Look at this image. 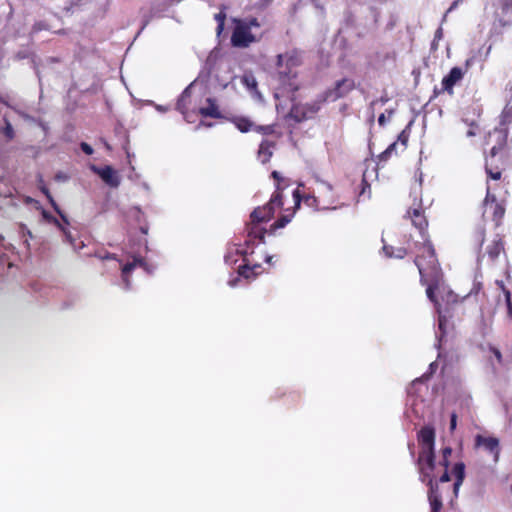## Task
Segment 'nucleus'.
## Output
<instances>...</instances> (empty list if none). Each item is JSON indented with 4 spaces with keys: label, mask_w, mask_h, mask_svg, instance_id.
<instances>
[{
    "label": "nucleus",
    "mask_w": 512,
    "mask_h": 512,
    "mask_svg": "<svg viewBox=\"0 0 512 512\" xmlns=\"http://www.w3.org/2000/svg\"><path fill=\"white\" fill-rule=\"evenodd\" d=\"M476 233H477L478 245H479V247H482V245L484 244L485 235H486L485 228L479 227V229L477 230Z\"/></svg>",
    "instance_id": "nucleus-40"
},
{
    "label": "nucleus",
    "mask_w": 512,
    "mask_h": 512,
    "mask_svg": "<svg viewBox=\"0 0 512 512\" xmlns=\"http://www.w3.org/2000/svg\"><path fill=\"white\" fill-rule=\"evenodd\" d=\"M40 189H41L42 193L47 197L49 203L51 204V206L53 207L55 212L59 214V216L62 218V220L64 222L68 223L66 216L61 212L59 206L57 205L56 201L52 197L49 189L46 186H42Z\"/></svg>",
    "instance_id": "nucleus-27"
},
{
    "label": "nucleus",
    "mask_w": 512,
    "mask_h": 512,
    "mask_svg": "<svg viewBox=\"0 0 512 512\" xmlns=\"http://www.w3.org/2000/svg\"><path fill=\"white\" fill-rule=\"evenodd\" d=\"M207 106L206 107H201L198 111V113L202 116V117H210V118H215V119H218V118H221V112L215 102L214 99L212 98H207Z\"/></svg>",
    "instance_id": "nucleus-22"
},
{
    "label": "nucleus",
    "mask_w": 512,
    "mask_h": 512,
    "mask_svg": "<svg viewBox=\"0 0 512 512\" xmlns=\"http://www.w3.org/2000/svg\"><path fill=\"white\" fill-rule=\"evenodd\" d=\"M456 425H457V414L456 413H452L451 414V418H450V430H451V432H453L456 429Z\"/></svg>",
    "instance_id": "nucleus-43"
},
{
    "label": "nucleus",
    "mask_w": 512,
    "mask_h": 512,
    "mask_svg": "<svg viewBox=\"0 0 512 512\" xmlns=\"http://www.w3.org/2000/svg\"><path fill=\"white\" fill-rule=\"evenodd\" d=\"M496 285L502 290L505 298V304L507 308V318L509 320H512V299H511V292L510 290L505 286L504 282L502 280H496Z\"/></svg>",
    "instance_id": "nucleus-25"
},
{
    "label": "nucleus",
    "mask_w": 512,
    "mask_h": 512,
    "mask_svg": "<svg viewBox=\"0 0 512 512\" xmlns=\"http://www.w3.org/2000/svg\"><path fill=\"white\" fill-rule=\"evenodd\" d=\"M441 454L443 457H450L451 454H452V448L451 447H444L442 450H441Z\"/></svg>",
    "instance_id": "nucleus-47"
},
{
    "label": "nucleus",
    "mask_w": 512,
    "mask_h": 512,
    "mask_svg": "<svg viewBox=\"0 0 512 512\" xmlns=\"http://www.w3.org/2000/svg\"><path fill=\"white\" fill-rule=\"evenodd\" d=\"M407 255V250L405 248H398L396 253H394V257L402 259Z\"/></svg>",
    "instance_id": "nucleus-44"
},
{
    "label": "nucleus",
    "mask_w": 512,
    "mask_h": 512,
    "mask_svg": "<svg viewBox=\"0 0 512 512\" xmlns=\"http://www.w3.org/2000/svg\"><path fill=\"white\" fill-rule=\"evenodd\" d=\"M450 474L448 470H444L443 474L439 477V479L434 480V482H439V485L449 484L450 483Z\"/></svg>",
    "instance_id": "nucleus-39"
},
{
    "label": "nucleus",
    "mask_w": 512,
    "mask_h": 512,
    "mask_svg": "<svg viewBox=\"0 0 512 512\" xmlns=\"http://www.w3.org/2000/svg\"><path fill=\"white\" fill-rule=\"evenodd\" d=\"M489 350H490V352L495 356V358H496L497 362H498L499 364H502V362H503V357H502V354H501L500 350H499L498 348H496V347H493V346H491V347L489 348Z\"/></svg>",
    "instance_id": "nucleus-41"
},
{
    "label": "nucleus",
    "mask_w": 512,
    "mask_h": 512,
    "mask_svg": "<svg viewBox=\"0 0 512 512\" xmlns=\"http://www.w3.org/2000/svg\"><path fill=\"white\" fill-rule=\"evenodd\" d=\"M235 27L231 35V44L237 48H246L257 41L256 37L248 29L246 24H241L240 19H234Z\"/></svg>",
    "instance_id": "nucleus-11"
},
{
    "label": "nucleus",
    "mask_w": 512,
    "mask_h": 512,
    "mask_svg": "<svg viewBox=\"0 0 512 512\" xmlns=\"http://www.w3.org/2000/svg\"><path fill=\"white\" fill-rule=\"evenodd\" d=\"M275 147V142L264 139L260 145L258 150V159L262 164H266L270 161L273 155V148Z\"/></svg>",
    "instance_id": "nucleus-20"
},
{
    "label": "nucleus",
    "mask_w": 512,
    "mask_h": 512,
    "mask_svg": "<svg viewBox=\"0 0 512 512\" xmlns=\"http://www.w3.org/2000/svg\"><path fill=\"white\" fill-rule=\"evenodd\" d=\"M439 465L442 466L444 468V470L445 469L448 470V467L450 465L449 458L442 456L441 460L439 461Z\"/></svg>",
    "instance_id": "nucleus-45"
},
{
    "label": "nucleus",
    "mask_w": 512,
    "mask_h": 512,
    "mask_svg": "<svg viewBox=\"0 0 512 512\" xmlns=\"http://www.w3.org/2000/svg\"><path fill=\"white\" fill-rule=\"evenodd\" d=\"M80 148H81V150H82L86 155H92V154H93V152H94V150H93L92 146H91V145H89V144H88V143H86V142H82V143L80 144Z\"/></svg>",
    "instance_id": "nucleus-42"
},
{
    "label": "nucleus",
    "mask_w": 512,
    "mask_h": 512,
    "mask_svg": "<svg viewBox=\"0 0 512 512\" xmlns=\"http://www.w3.org/2000/svg\"><path fill=\"white\" fill-rule=\"evenodd\" d=\"M238 252L243 256H246L248 254L247 250H238Z\"/></svg>",
    "instance_id": "nucleus-52"
},
{
    "label": "nucleus",
    "mask_w": 512,
    "mask_h": 512,
    "mask_svg": "<svg viewBox=\"0 0 512 512\" xmlns=\"http://www.w3.org/2000/svg\"><path fill=\"white\" fill-rule=\"evenodd\" d=\"M485 251L490 261L495 262L502 253H505L504 235L497 233L486 246Z\"/></svg>",
    "instance_id": "nucleus-18"
},
{
    "label": "nucleus",
    "mask_w": 512,
    "mask_h": 512,
    "mask_svg": "<svg viewBox=\"0 0 512 512\" xmlns=\"http://www.w3.org/2000/svg\"><path fill=\"white\" fill-rule=\"evenodd\" d=\"M255 131L261 133L263 135H270L274 133L273 125H265V126H256Z\"/></svg>",
    "instance_id": "nucleus-37"
},
{
    "label": "nucleus",
    "mask_w": 512,
    "mask_h": 512,
    "mask_svg": "<svg viewBox=\"0 0 512 512\" xmlns=\"http://www.w3.org/2000/svg\"><path fill=\"white\" fill-rule=\"evenodd\" d=\"M214 19L217 22V35H220L224 30L226 20V13L224 12V10H221L219 13L215 14Z\"/></svg>",
    "instance_id": "nucleus-31"
},
{
    "label": "nucleus",
    "mask_w": 512,
    "mask_h": 512,
    "mask_svg": "<svg viewBox=\"0 0 512 512\" xmlns=\"http://www.w3.org/2000/svg\"><path fill=\"white\" fill-rule=\"evenodd\" d=\"M435 436V429L429 425L422 427L417 434L420 446L417 466L422 482H426V478L432 476L435 469Z\"/></svg>",
    "instance_id": "nucleus-3"
},
{
    "label": "nucleus",
    "mask_w": 512,
    "mask_h": 512,
    "mask_svg": "<svg viewBox=\"0 0 512 512\" xmlns=\"http://www.w3.org/2000/svg\"><path fill=\"white\" fill-rule=\"evenodd\" d=\"M475 447H483L486 451L491 453L494 457V461H498L500 455L499 440L496 437H485L483 435H476Z\"/></svg>",
    "instance_id": "nucleus-16"
},
{
    "label": "nucleus",
    "mask_w": 512,
    "mask_h": 512,
    "mask_svg": "<svg viewBox=\"0 0 512 512\" xmlns=\"http://www.w3.org/2000/svg\"><path fill=\"white\" fill-rule=\"evenodd\" d=\"M405 218L409 219L412 225L418 229L419 233L423 237V239L428 238L427 229H428V220L425 215V210L422 207L421 201L418 203L416 207H410L405 216Z\"/></svg>",
    "instance_id": "nucleus-13"
},
{
    "label": "nucleus",
    "mask_w": 512,
    "mask_h": 512,
    "mask_svg": "<svg viewBox=\"0 0 512 512\" xmlns=\"http://www.w3.org/2000/svg\"><path fill=\"white\" fill-rule=\"evenodd\" d=\"M48 29H49V26L45 21H37L33 24L30 33H31V35H34V34L39 33L40 31L48 30Z\"/></svg>",
    "instance_id": "nucleus-35"
},
{
    "label": "nucleus",
    "mask_w": 512,
    "mask_h": 512,
    "mask_svg": "<svg viewBox=\"0 0 512 512\" xmlns=\"http://www.w3.org/2000/svg\"><path fill=\"white\" fill-rule=\"evenodd\" d=\"M505 170L506 169H498V167H493L491 164L490 167H485V171L488 175V178L492 180H500L502 177V173Z\"/></svg>",
    "instance_id": "nucleus-32"
},
{
    "label": "nucleus",
    "mask_w": 512,
    "mask_h": 512,
    "mask_svg": "<svg viewBox=\"0 0 512 512\" xmlns=\"http://www.w3.org/2000/svg\"><path fill=\"white\" fill-rule=\"evenodd\" d=\"M5 126L2 129L3 135L7 138V140H12L15 137V132L12 124L7 118H4Z\"/></svg>",
    "instance_id": "nucleus-34"
},
{
    "label": "nucleus",
    "mask_w": 512,
    "mask_h": 512,
    "mask_svg": "<svg viewBox=\"0 0 512 512\" xmlns=\"http://www.w3.org/2000/svg\"><path fill=\"white\" fill-rule=\"evenodd\" d=\"M333 187L329 183H322L321 191L319 196L306 195L302 196L299 189H294L292 192V203L293 205L283 209V213L280 217L271 224V231L284 228L293 218L297 209H299L301 202L303 201L306 205L315 208H333L336 209L338 206L343 205L338 198L333 195Z\"/></svg>",
    "instance_id": "nucleus-1"
},
{
    "label": "nucleus",
    "mask_w": 512,
    "mask_h": 512,
    "mask_svg": "<svg viewBox=\"0 0 512 512\" xmlns=\"http://www.w3.org/2000/svg\"><path fill=\"white\" fill-rule=\"evenodd\" d=\"M398 141L391 143L382 153L379 154V162L388 161L393 154H397Z\"/></svg>",
    "instance_id": "nucleus-28"
},
{
    "label": "nucleus",
    "mask_w": 512,
    "mask_h": 512,
    "mask_svg": "<svg viewBox=\"0 0 512 512\" xmlns=\"http://www.w3.org/2000/svg\"><path fill=\"white\" fill-rule=\"evenodd\" d=\"M136 266H145V262L143 258H134L132 262L126 263L122 268V279L127 288L130 286L129 282V274Z\"/></svg>",
    "instance_id": "nucleus-23"
},
{
    "label": "nucleus",
    "mask_w": 512,
    "mask_h": 512,
    "mask_svg": "<svg viewBox=\"0 0 512 512\" xmlns=\"http://www.w3.org/2000/svg\"><path fill=\"white\" fill-rule=\"evenodd\" d=\"M43 216H44L45 218H47V219L52 220V221H53L57 226H59L60 228H62V227H61V224L59 223V221H58L55 217L49 216V215L47 214V212H45V211L43 212Z\"/></svg>",
    "instance_id": "nucleus-48"
},
{
    "label": "nucleus",
    "mask_w": 512,
    "mask_h": 512,
    "mask_svg": "<svg viewBox=\"0 0 512 512\" xmlns=\"http://www.w3.org/2000/svg\"><path fill=\"white\" fill-rule=\"evenodd\" d=\"M234 124L237 129L243 133H246L251 130L253 123L245 117H239L234 120Z\"/></svg>",
    "instance_id": "nucleus-30"
},
{
    "label": "nucleus",
    "mask_w": 512,
    "mask_h": 512,
    "mask_svg": "<svg viewBox=\"0 0 512 512\" xmlns=\"http://www.w3.org/2000/svg\"><path fill=\"white\" fill-rule=\"evenodd\" d=\"M241 24H246L248 26V29L251 31L253 27H260V23L256 17H250L247 19H240Z\"/></svg>",
    "instance_id": "nucleus-36"
},
{
    "label": "nucleus",
    "mask_w": 512,
    "mask_h": 512,
    "mask_svg": "<svg viewBox=\"0 0 512 512\" xmlns=\"http://www.w3.org/2000/svg\"><path fill=\"white\" fill-rule=\"evenodd\" d=\"M378 123L381 126L385 125V123H386V116H385V114H383V113L380 114V116L378 117Z\"/></svg>",
    "instance_id": "nucleus-50"
},
{
    "label": "nucleus",
    "mask_w": 512,
    "mask_h": 512,
    "mask_svg": "<svg viewBox=\"0 0 512 512\" xmlns=\"http://www.w3.org/2000/svg\"><path fill=\"white\" fill-rule=\"evenodd\" d=\"M91 170L110 187L117 188L120 185V178L117 172L109 165L104 167L91 166Z\"/></svg>",
    "instance_id": "nucleus-15"
},
{
    "label": "nucleus",
    "mask_w": 512,
    "mask_h": 512,
    "mask_svg": "<svg viewBox=\"0 0 512 512\" xmlns=\"http://www.w3.org/2000/svg\"><path fill=\"white\" fill-rule=\"evenodd\" d=\"M417 255L414 263L420 274L421 282H439L442 277V270L438 261L435 248L429 238L416 245Z\"/></svg>",
    "instance_id": "nucleus-2"
},
{
    "label": "nucleus",
    "mask_w": 512,
    "mask_h": 512,
    "mask_svg": "<svg viewBox=\"0 0 512 512\" xmlns=\"http://www.w3.org/2000/svg\"><path fill=\"white\" fill-rule=\"evenodd\" d=\"M0 103L4 104L6 106H9L7 99L5 97H3L2 95H0Z\"/></svg>",
    "instance_id": "nucleus-51"
},
{
    "label": "nucleus",
    "mask_w": 512,
    "mask_h": 512,
    "mask_svg": "<svg viewBox=\"0 0 512 512\" xmlns=\"http://www.w3.org/2000/svg\"><path fill=\"white\" fill-rule=\"evenodd\" d=\"M360 188H361V190L359 192V197L363 196L367 191H368V194L370 195V184L365 179V177H362V179H361Z\"/></svg>",
    "instance_id": "nucleus-38"
},
{
    "label": "nucleus",
    "mask_w": 512,
    "mask_h": 512,
    "mask_svg": "<svg viewBox=\"0 0 512 512\" xmlns=\"http://www.w3.org/2000/svg\"><path fill=\"white\" fill-rule=\"evenodd\" d=\"M241 83L247 88V90L254 98L261 99V93L258 90L257 80L251 72H246L242 76Z\"/></svg>",
    "instance_id": "nucleus-21"
},
{
    "label": "nucleus",
    "mask_w": 512,
    "mask_h": 512,
    "mask_svg": "<svg viewBox=\"0 0 512 512\" xmlns=\"http://www.w3.org/2000/svg\"><path fill=\"white\" fill-rule=\"evenodd\" d=\"M452 474L455 477V481L452 485H439V482H434L432 476L426 478L427 486L429 487L428 491H432L436 487L438 494L442 495V499L446 498L452 502L458 497L460 486L465 479V464L463 462L456 463L452 469Z\"/></svg>",
    "instance_id": "nucleus-7"
},
{
    "label": "nucleus",
    "mask_w": 512,
    "mask_h": 512,
    "mask_svg": "<svg viewBox=\"0 0 512 512\" xmlns=\"http://www.w3.org/2000/svg\"><path fill=\"white\" fill-rule=\"evenodd\" d=\"M491 136L497 137V142L492 146L485 158V167H498V169H507L510 165V154L507 147V128L495 129Z\"/></svg>",
    "instance_id": "nucleus-6"
},
{
    "label": "nucleus",
    "mask_w": 512,
    "mask_h": 512,
    "mask_svg": "<svg viewBox=\"0 0 512 512\" xmlns=\"http://www.w3.org/2000/svg\"><path fill=\"white\" fill-rule=\"evenodd\" d=\"M325 102L320 101V94L317 98L311 102L306 104L296 103L293 104L290 111L289 117L296 122L300 123L305 120L313 118L321 109V106Z\"/></svg>",
    "instance_id": "nucleus-9"
},
{
    "label": "nucleus",
    "mask_w": 512,
    "mask_h": 512,
    "mask_svg": "<svg viewBox=\"0 0 512 512\" xmlns=\"http://www.w3.org/2000/svg\"><path fill=\"white\" fill-rule=\"evenodd\" d=\"M410 125H411V123L400 132V134L398 135V138L396 140V141H398V145L401 147L402 152L405 151L408 146V141L410 138Z\"/></svg>",
    "instance_id": "nucleus-29"
},
{
    "label": "nucleus",
    "mask_w": 512,
    "mask_h": 512,
    "mask_svg": "<svg viewBox=\"0 0 512 512\" xmlns=\"http://www.w3.org/2000/svg\"><path fill=\"white\" fill-rule=\"evenodd\" d=\"M465 71L460 67H453L449 73L442 79V90L449 95L453 94V88L464 77Z\"/></svg>",
    "instance_id": "nucleus-17"
},
{
    "label": "nucleus",
    "mask_w": 512,
    "mask_h": 512,
    "mask_svg": "<svg viewBox=\"0 0 512 512\" xmlns=\"http://www.w3.org/2000/svg\"><path fill=\"white\" fill-rule=\"evenodd\" d=\"M512 26V0H496L493 3L492 29L502 33L504 29Z\"/></svg>",
    "instance_id": "nucleus-8"
},
{
    "label": "nucleus",
    "mask_w": 512,
    "mask_h": 512,
    "mask_svg": "<svg viewBox=\"0 0 512 512\" xmlns=\"http://www.w3.org/2000/svg\"><path fill=\"white\" fill-rule=\"evenodd\" d=\"M271 176L276 182V189L265 205L258 206L251 212L250 220L254 223H266L273 218L277 209H285L284 189L287 186L285 180L278 171H273Z\"/></svg>",
    "instance_id": "nucleus-4"
},
{
    "label": "nucleus",
    "mask_w": 512,
    "mask_h": 512,
    "mask_svg": "<svg viewBox=\"0 0 512 512\" xmlns=\"http://www.w3.org/2000/svg\"><path fill=\"white\" fill-rule=\"evenodd\" d=\"M247 238L245 240V245L249 248L250 245H254L255 241L264 242L265 235L268 232L264 227L259 223H254L250 220V222L246 225ZM275 231H271L269 229V233H274Z\"/></svg>",
    "instance_id": "nucleus-14"
},
{
    "label": "nucleus",
    "mask_w": 512,
    "mask_h": 512,
    "mask_svg": "<svg viewBox=\"0 0 512 512\" xmlns=\"http://www.w3.org/2000/svg\"><path fill=\"white\" fill-rule=\"evenodd\" d=\"M483 204L490 210L495 226H501L506 212L505 201H498L496 195L491 192L489 186H487L486 196L483 200Z\"/></svg>",
    "instance_id": "nucleus-12"
},
{
    "label": "nucleus",
    "mask_w": 512,
    "mask_h": 512,
    "mask_svg": "<svg viewBox=\"0 0 512 512\" xmlns=\"http://www.w3.org/2000/svg\"><path fill=\"white\" fill-rule=\"evenodd\" d=\"M462 1H463V0H455V1L451 4V6L449 7V9L447 10V13L451 12L452 10H454V9L458 6V4H459L460 2H462Z\"/></svg>",
    "instance_id": "nucleus-49"
},
{
    "label": "nucleus",
    "mask_w": 512,
    "mask_h": 512,
    "mask_svg": "<svg viewBox=\"0 0 512 512\" xmlns=\"http://www.w3.org/2000/svg\"><path fill=\"white\" fill-rule=\"evenodd\" d=\"M141 231H142L144 234H146V233H147V229H145V228H141Z\"/></svg>",
    "instance_id": "nucleus-53"
},
{
    "label": "nucleus",
    "mask_w": 512,
    "mask_h": 512,
    "mask_svg": "<svg viewBox=\"0 0 512 512\" xmlns=\"http://www.w3.org/2000/svg\"><path fill=\"white\" fill-rule=\"evenodd\" d=\"M191 91L190 87H186L180 94L177 103L176 110L179 111L187 122H192V114L188 111L190 104Z\"/></svg>",
    "instance_id": "nucleus-19"
},
{
    "label": "nucleus",
    "mask_w": 512,
    "mask_h": 512,
    "mask_svg": "<svg viewBox=\"0 0 512 512\" xmlns=\"http://www.w3.org/2000/svg\"><path fill=\"white\" fill-rule=\"evenodd\" d=\"M355 88V82L350 78H343L338 80L334 87L326 89L320 94V101H337L340 98L347 96Z\"/></svg>",
    "instance_id": "nucleus-10"
},
{
    "label": "nucleus",
    "mask_w": 512,
    "mask_h": 512,
    "mask_svg": "<svg viewBox=\"0 0 512 512\" xmlns=\"http://www.w3.org/2000/svg\"><path fill=\"white\" fill-rule=\"evenodd\" d=\"M428 501L430 504V512H441L443 508L442 495L438 494V490L435 487L434 490L428 491Z\"/></svg>",
    "instance_id": "nucleus-24"
},
{
    "label": "nucleus",
    "mask_w": 512,
    "mask_h": 512,
    "mask_svg": "<svg viewBox=\"0 0 512 512\" xmlns=\"http://www.w3.org/2000/svg\"><path fill=\"white\" fill-rule=\"evenodd\" d=\"M423 285H426L427 286V289H426V294H427V297L432 301V302H436V299H435V290L438 286V283L439 282H421Z\"/></svg>",
    "instance_id": "nucleus-33"
},
{
    "label": "nucleus",
    "mask_w": 512,
    "mask_h": 512,
    "mask_svg": "<svg viewBox=\"0 0 512 512\" xmlns=\"http://www.w3.org/2000/svg\"><path fill=\"white\" fill-rule=\"evenodd\" d=\"M383 250L388 257H394V248L391 246H384Z\"/></svg>",
    "instance_id": "nucleus-46"
},
{
    "label": "nucleus",
    "mask_w": 512,
    "mask_h": 512,
    "mask_svg": "<svg viewBox=\"0 0 512 512\" xmlns=\"http://www.w3.org/2000/svg\"><path fill=\"white\" fill-rule=\"evenodd\" d=\"M300 54L296 51H288L277 56L276 66L278 79L282 85H287L290 91L295 92L299 86L295 83L297 78L296 68L301 65Z\"/></svg>",
    "instance_id": "nucleus-5"
},
{
    "label": "nucleus",
    "mask_w": 512,
    "mask_h": 512,
    "mask_svg": "<svg viewBox=\"0 0 512 512\" xmlns=\"http://www.w3.org/2000/svg\"><path fill=\"white\" fill-rule=\"evenodd\" d=\"M245 263L240 265L238 268V273L240 276L245 278H249L251 275H257L259 273V269L261 266L259 264L250 265L247 259H244Z\"/></svg>",
    "instance_id": "nucleus-26"
}]
</instances>
